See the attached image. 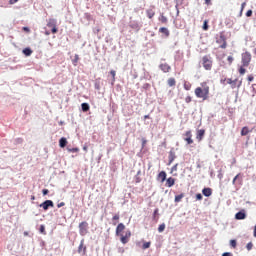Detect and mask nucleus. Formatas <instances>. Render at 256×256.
<instances>
[{
	"mask_svg": "<svg viewBox=\"0 0 256 256\" xmlns=\"http://www.w3.org/2000/svg\"><path fill=\"white\" fill-rule=\"evenodd\" d=\"M116 236H118L123 245H126L129 243L132 233L125 225H117Z\"/></svg>",
	"mask_w": 256,
	"mask_h": 256,
	"instance_id": "obj_1",
	"label": "nucleus"
},
{
	"mask_svg": "<svg viewBox=\"0 0 256 256\" xmlns=\"http://www.w3.org/2000/svg\"><path fill=\"white\" fill-rule=\"evenodd\" d=\"M197 98H201L203 101L209 100L210 87L208 82H201L199 87L194 90Z\"/></svg>",
	"mask_w": 256,
	"mask_h": 256,
	"instance_id": "obj_2",
	"label": "nucleus"
},
{
	"mask_svg": "<svg viewBox=\"0 0 256 256\" xmlns=\"http://www.w3.org/2000/svg\"><path fill=\"white\" fill-rule=\"evenodd\" d=\"M252 60V54L249 53V51H246L245 53H242V65L239 68L240 75H245L246 69L245 67H249Z\"/></svg>",
	"mask_w": 256,
	"mask_h": 256,
	"instance_id": "obj_3",
	"label": "nucleus"
},
{
	"mask_svg": "<svg viewBox=\"0 0 256 256\" xmlns=\"http://www.w3.org/2000/svg\"><path fill=\"white\" fill-rule=\"evenodd\" d=\"M202 66L204 67V69L206 71H211V69L213 67V58H212L211 54H205L202 57Z\"/></svg>",
	"mask_w": 256,
	"mask_h": 256,
	"instance_id": "obj_4",
	"label": "nucleus"
},
{
	"mask_svg": "<svg viewBox=\"0 0 256 256\" xmlns=\"http://www.w3.org/2000/svg\"><path fill=\"white\" fill-rule=\"evenodd\" d=\"M216 44H219L221 49H226L227 48V37L225 36L224 33H220L219 38L216 40Z\"/></svg>",
	"mask_w": 256,
	"mask_h": 256,
	"instance_id": "obj_5",
	"label": "nucleus"
},
{
	"mask_svg": "<svg viewBox=\"0 0 256 256\" xmlns=\"http://www.w3.org/2000/svg\"><path fill=\"white\" fill-rule=\"evenodd\" d=\"M47 27H51L52 28V33L55 35L56 33H58V29H57V20L55 18H50L47 22Z\"/></svg>",
	"mask_w": 256,
	"mask_h": 256,
	"instance_id": "obj_6",
	"label": "nucleus"
},
{
	"mask_svg": "<svg viewBox=\"0 0 256 256\" xmlns=\"http://www.w3.org/2000/svg\"><path fill=\"white\" fill-rule=\"evenodd\" d=\"M40 207L44 209V211H48L50 207H54V203L52 200H46L43 201V203L40 204Z\"/></svg>",
	"mask_w": 256,
	"mask_h": 256,
	"instance_id": "obj_7",
	"label": "nucleus"
},
{
	"mask_svg": "<svg viewBox=\"0 0 256 256\" xmlns=\"http://www.w3.org/2000/svg\"><path fill=\"white\" fill-rule=\"evenodd\" d=\"M78 253L81 255L87 254V246L84 245V239H82L80 242V245L78 247Z\"/></svg>",
	"mask_w": 256,
	"mask_h": 256,
	"instance_id": "obj_8",
	"label": "nucleus"
},
{
	"mask_svg": "<svg viewBox=\"0 0 256 256\" xmlns=\"http://www.w3.org/2000/svg\"><path fill=\"white\" fill-rule=\"evenodd\" d=\"M184 140H185V142H187L189 145H190L191 143H194V140L192 139V133H191V131H186V132L184 133Z\"/></svg>",
	"mask_w": 256,
	"mask_h": 256,
	"instance_id": "obj_9",
	"label": "nucleus"
},
{
	"mask_svg": "<svg viewBox=\"0 0 256 256\" xmlns=\"http://www.w3.org/2000/svg\"><path fill=\"white\" fill-rule=\"evenodd\" d=\"M129 27H131V29H134V31H140L141 29V25L138 22H136V20L130 21Z\"/></svg>",
	"mask_w": 256,
	"mask_h": 256,
	"instance_id": "obj_10",
	"label": "nucleus"
},
{
	"mask_svg": "<svg viewBox=\"0 0 256 256\" xmlns=\"http://www.w3.org/2000/svg\"><path fill=\"white\" fill-rule=\"evenodd\" d=\"M159 68L161 69V71H163V73H170L171 71V65L169 64H160Z\"/></svg>",
	"mask_w": 256,
	"mask_h": 256,
	"instance_id": "obj_11",
	"label": "nucleus"
},
{
	"mask_svg": "<svg viewBox=\"0 0 256 256\" xmlns=\"http://www.w3.org/2000/svg\"><path fill=\"white\" fill-rule=\"evenodd\" d=\"M158 21H159L161 24H164V25H167L168 22H169L167 16H165L164 13H161L160 16H158Z\"/></svg>",
	"mask_w": 256,
	"mask_h": 256,
	"instance_id": "obj_12",
	"label": "nucleus"
},
{
	"mask_svg": "<svg viewBox=\"0 0 256 256\" xmlns=\"http://www.w3.org/2000/svg\"><path fill=\"white\" fill-rule=\"evenodd\" d=\"M235 218L236 220H245L246 214L244 210H240L239 212H237Z\"/></svg>",
	"mask_w": 256,
	"mask_h": 256,
	"instance_id": "obj_13",
	"label": "nucleus"
},
{
	"mask_svg": "<svg viewBox=\"0 0 256 256\" xmlns=\"http://www.w3.org/2000/svg\"><path fill=\"white\" fill-rule=\"evenodd\" d=\"M205 129H199V131H197V140H199V142H201V140H203V136H205Z\"/></svg>",
	"mask_w": 256,
	"mask_h": 256,
	"instance_id": "obj_14",
	"label": "nucleus"
},
{
	"mask_svg": "<svg viewBox=\"0 0 256 256\" xmlns=\"http://www.w3.org/2000/svg\"><path fill=\"white\" fill-rule=\"evenodd\" d=\"M168 159H169L168 165H171V163H173L174 160L176 159V153H175V151H170V152H169Z\"/></svg>",
	"mask_w": 256,
	"mask_h": 256,
	"instance_id": "obj_15",
	"label": "nucleus"
},
{
	"mask_svg": "<svg viewBox=\"0 0 256 256\" xmlns=\"http://www.w3.org/2000/svg\"><path fill=\"white\" fill-rule=\"evenodd\" d=\"M81 109L84 113L90 111V105L87 102L81 103Z\"/></svg>",
	"mask_w": 256,
	"mask_h": 256,
	"instance_id": "obj_16",
	"label": "nucleus"
},
{
	"mask_svg": "<svg viewBox=\"0 0 256 256\" xmlns=\"http://www.w3.org/2000/svg\"><path fill=\"white\" fill-rule=\"evenodd\" d=\"M204 196L209 197L212 196V192L213 190L210 187H207L205 189L202 190Z\"/></svg>",
	"mask_w": 256,
	"mask_h": 256,
	"instance_id": "obj_17",
	"label": "nucleus"
},
{
	"mask_svg": "<svg viewBox=\"0 0 256 256\" xmlns=\"http://www.w3.org/2000/svg\"><path fill=\"white\" fill-rule=\"evenodd\" d=\"M159 33H162L165 36H170V31L169 29H167V27H160L159 29Z\"/></svg>",
	"mask_w": 256,
	"mask_h": 256,
	"instance_id": "obj_18",
	"label": "nucleus"
},
{
	"mask_svg": "<svg viewBox=\"0 0 256 256\" xmlns=\"http://www.w3.org/2000/svg\"><path fill=\"white\" fill-rule=\"evenodd\" d=\"M173 185H175V178H172V177L167 178V180H166V186H167V187H173Z\"/></svg>",
	"mask_w": 256,
	"mask_h": 256,
	"instance_id": "obj_19",
	"label": "nucleus"
},
{
	"mask_svg": "<svg viewBox=\"0 0 256 256\" xmlns=\"http://www.w3.org/2000/svg\"><path fill=\"white\" fill-rule=\"evenodd\" d=\"M146 15L148 16V18H153L155 16L154 7L147 9Z\"/></svg>",
	"mask_w": 256,
	"mask_h": 256,
	"instance_id": "obj_20",
	"label": "nucleus"
},
{
	"mask_svg": "<svg viewBox=\"0 0 256 256\" xmlns=\"http://www.w3.org/2000/svg\"><path fill=\"white\" fill-rule=\"evenodd\" d=\"M183 198H185V193L181 192V194H177L174 198V201H176V203H179Z\"/></svg>",
	"mask_w": 256,
	"mask_h": 256,
	"instance_id": "obj_21",
	"label": "nucleus"
},
{
	"mask_svg": "<svg viewBox=\"0 0 256 256\" xmlns=\"http://www.w3.org/2000/svg\"><path fill=\"white\" fill-rule=\"evenodd\" d=\"M158 178L163 182V181H165L166 180V178H167V174H166V172L165 171H161V172H159V174H158Z\"/></svg>",
	"mask_w": 256,
	"mask_h": 256,
	"instance_id": "obj_22",
	"label": "nucleus"
},
{
	"mask_svg": "<svg viewBox=\"0 0 256 256\" xmlns=\"http://www.w3.org/2000/svg\"><path fill=\"white\" fill-rule=\"evenodd\" d=\"M67 138H60V140H59V146L60 147H62V148H64V147H66V145H67Z\"/></svg>",
	"mask_w": 256,
	"mask_h": 256,
	"instance_id": "obj_23",
	"label": "nucleus"
},
{
	"mask_svg": "<svg viewBox=\"0 0 256 256\" xmlns=\"http://www.w3.org/2000/svg\"><path fill=\"white\" fill-rule=\"evenodd\" d=\"M23 54L26 56H31L33 55V51L32 49H30V47H26L25 49H23Z\"/></svg>",
	"mask_w": 256,
	"mask_h": 256,
	"instance_id": "obj_24",
	"label": "nucleus"
},
{
	"mask_svg": "<svg viewBox=\"0 0 256 256\" xmlns=\"http://www.w3.org/2000/svg\"><path fill=\"white\" fill-rule=\"evenodd\" d=\"M183 87H184V89H185L186 91H191V89H192V83L185 81V82L183 83Z\"/></svg>",
	"mask_w": 256,
	"mask_h": 256,
	"instance_id": "obj_25",
	"label": "nucleus"
},
{
	"mask_svg": "<svg viewBox=\"0 0 256 256\" xmlns=\"http://www.w3.org/2000/svg\"><path fill=\"white\" fill-rule=\"evenodd\" d=\"M167 83L170 87H174L176 85L175 78H168Z\"/></svg>",
	"mask_w": 256,
	"mask_h": 256,
	"instance_id": "obj_26",
	"label": "nucleus"
},
{
	"mask_svg": "<svg viewBox=\"0 0 256 256\" xmlns=\"http://www.w3.org/2000/svg\"><path fill=\"white\" fill-rule=\"evenodd\" d=\"M250 131H249V127H243L242 130H241V135L242 136H247V134H249Z\"/></svg>",
	"mask_w": 256,
	"mask_h": 256,
	"instance_id": "obj_27",
	"label": "nucleus"
},
{
	"mask_svg": "<svg viewBox=\"0 0 256 256\" xmlns=\"http://www.w3.org/2000/svg\"><path fill=\"white\" fill-rule=\"evenodd\" d=\"M178 165H179V163H176L175 165H173V167L171 169V173H175L174 176H177Z\"/></svg>",
	"mask_w": 256,
	"mask_h": 256,
	"instance_id": "obj_28",
	"label": "nucleus"
},
{
	"mask_svg": "<svg viewBox=\"0 0 256 256\" xmlns=\"http://www.w3.org/2000/svg\"><path fill=\"white\" fill-rule=\"evenodd\" d=\"M151 247V241L145 242L142 245L143 250H146L147 248Z\"/></svg>",
	"mask_w": 256,
	"mask_h": 256,
	"instance_id": "obj_29",
	"label": "nucleus"
},
{
	"mask_svg": "<svg viewBox=\"0 0 256 256\" xmlns=\"http://www.w3.org/2000/svg\"><path fill=\"white\" fill-rule=\"evenodd\" d=\"M246 5H247L246 2H243V3L241 4V9H240V14H239V16H243L244 9H245Z\"/></svg>",
	"mask_w": 256,
	"mask_h": 256,
	"instance_id": "obj_30",
	"label": "nucleus"
},
{
	"mask_svg": "<svg viewBox=\"0 0 256 256\" xmlns=\"http://www.w3.org/2000/svg\"><path fill=\"white\" fill-rule=\"evenodd\" d=\"M79 63V54H75L73 59V65H78Z\"/></svg>",
	"mask_w": 256,
	"mask_h": 256,
	"instance_id": "obj_31",
	"label": "nucleus"
},
{
	"mask_svg": "<svg viewBox=\"0 0 256 256\" xmlns=\"http://www.w3.org/2000/svg\"><path fill=\"white\" fill-rule=\"evenodd\" d=\"M230 246L233 247V248H236V247H237V241H236V239H231V240H230Z\"/></svg>",
	"mask_w": 256,
	"mask_h": 256,
	"instance_id": "obj_32",
	"label": "nucleus"
},
{
	"mask_svg": "<svg viewBox=\"0 0 256 256\" xmlns=\"http://www.w3.org/2000/svg\"><path fill=\"white\" fill-rule=\"evenodd\" d=\"M67 150H68L69 153H78L79 152L78 147H74L72 149L68 148Z\"/></svg>",
	"mask_w": 256,
	"mask_h": 256,
	"instance_id": "obj_33",
	"label": "nucleus"
},
{
	"mask_svg": "<svg viewBox=\"0 0 256 256\" xmlns=\"http://www.w3.org/2000/svg\"><path fill=\"white\" fill-rule=\"evenodd\" d=\"M95 89H97V91H100V89H101V85H100L99 80H96V82H95Z\"/></svg>",
	"mask_w": 256,
	"mask_h": 256,
	"instance_id": "obj_34",
	"label": "nucleus"
},
{
	"mask_svg": "<svg viewBox=\"0 0 256 256\" xmlns=\"http://www.w3.org/2000/svg\"><path fill=\"white\" fill-rule=\"evenodd\" d=\"M203 29H204V31H208V29H209L208 20L204 21Z\"/></svg>",
	"mask_w": 256,
	"mask_h": 256,
	"instance_id": "obj_35",
	"label": "nucleus"
},
{
	"mask_svg": "<svg viewBox=\"0 0 256 256\" xmlns=\"http://www.w3.org/2000/svg\"><path fill=\"white\" fill-rule=\"evenodd\" d=\"M139 174H141V171H138L135 177V181L136 183H140L141 182V178H139Z\"/></svg>",
	"mask_w": 256,
	"mask_h": 256,
	"instance_id": "obj_36",
	"label": "nucleus"
},
{
	"mask_svg": "<svg viewBox=\"0 0 256 256\" xmlns=\"http://www.w3.org/2000/svg\"><path fill=\"white\" fill-rule=\"evenodd\" d=\"M227 61H228V64H229V65H232L233 62H234L233 56H228V57H227Z\"/></svg>",
	"mask_w": 256,
	"mask_h": 256,
	"instance_id": "obj_37",
	"label": "nucleus"
},
{
	"mask_svg": "<svg viewBox=\"0 0 256 256\" xmlns=\"http://www.w3.org/2000/svg\"><path fill=\"white\" fill-rule=\"evenodd\" d=\"M110 75L112 76L113 82H115V80H116V71H114V70L110 71Z\"/></svg>",
	"mask_w": 256,
	"mask_h": 256,
	"instance_id": "obj_38",
	"label": "nucleus"
},
{
	"mask_svg": "<svg viewBox=\"0 0 256 256\" xmlns=\"http://www.w3.org/2000/svg\"><path fill=\"white\" fill-rule=\"evenodd\" d=\"M247 79H248V82H249V83L253 82V80H254L253 74H249L248 77H247Z\"/></svg>",
	"mask_w": 256,
	"mask_h": 256,
	"instance_id": "obj_39",
	"label": "nucleus"
},
{
	"mask_svg": "<svg viewBox=\"0 0 256 256\" xmlns=\"http://www.w3.org/2000/svg\"><path fill=\"white\" fill-rule=\"evenodd\" d=\"M39 231H40L42 234H46L45 226H44V225H41Z\"/></svg>",
	"mask_w": 256,
	"mask_h": 256,
	"instance_id": "obj_40",
	"label": "nucleus"
},
{
	"mask_svg": "<svg viewBox=\"0 0 256 256\" xmlns=\"http://www.w3.org/2000/svg\"><path fill=\"white\" fill-rule=\"evenodd\" d=\"M185 102H186V103L192 102V96H186Z\"/></svg>",
	"mask_w": 256,
	"mask_h": 256,
	"instance_id": "obj_41",
	"label": "nucleus"
},
{
	"mask_svg": "<svg viewBox=\"0 0 256 256\" xmlns=\"http://www.w3.org/2000/svg\"><path fill=\"white\" fill-rule=\"evenodd\" d=\"M196 200H203V196L201 193L196 194Z\"/></svg>",
	"mask_w": 256,
	"mask_h": 256,
	"instance_id": "obj_42",
	"label": "nucleus"
},
{
	"mask_svg": "<svg viewBox=\"0 0 256 256\" xmlns=\"http://www.w3.org/2000/svg\"><path fill=\"white\" fill-rule=\"evenodd\" d=\"M158 231L159 232L165 231V225H160L159 228H158Z\"/></svg>",
	"mask_w": 256,
	"mask_h": 256,
	"instance_id": "obj_43",
	"label": "nucleus"
},
{
	"mask_svg": "<svg viewBox=\"0 0 256 256\" xmlns=\"http://www.w3.org/2000/svg\"><path fill=\"white\" fill-rule=\"evenodd\" d=\"M65 205V201H61L60 203H58L57 207L60 209L61 207H64Z\"/></svg>",
	"mask_w": 256,
	"mask_h": 256,
	"instance_id": "obj_44",
	"label": "nucleus"
},
{
	"mask_svg": "<svg viewBox=\"0 0 256 256\" xmlns=\"http://www.w3.org/2000/svg\"><path fill=\"white\" fill-rule=\"evenodd\" d=\"M175 7H176V11H177L176 15L179 16V14H180L179 4H176Z\"/></svg>",
	"mask_w": 256,
	"mask_h": 256,
	"instance_id": "obj_45",
	"label": "nucleus"
},
{
	"mask_svg": "<svg viewBox=\"0 0 256 256\" xmlns=\"http://www.w3.org/2000/svg\"><path fill=\"white\" fill-rule=\"evenodd\" d=\"M119 219H120L119 214H115V215L113 216V220H114V221H118Z\"/></svg>",
	"mask_w": 256,
	"mask_h": 256,
	"instance_id": "obj_46",
	"label": "nucleus"
},
{
	"mask_svg": "<svg viewBox=\"0 0 256 256\" xmlns=\"http://www.w3.org/2000/svg\"><path fill=\"white\" fill-rule=\"evenodd\" d=\"M253 248V243H248L247 244V250H252Z\"/></svg>",
	"mask_w": 256,
	"mask_h": 256,
	"instance_id": "obj_47",
	"label": "nucleus"
},
{
	"mask_svg": "<svg viewBox=\"0 0 256 256\" xmlns=\"http://www.w3.org/2000/svg\"><path fill=\"white\" fill-rule=\"evenodd\" d=\"M253 15V11L252 9H249L246 13V16H252Z\"/></svg>",
	"mask_w": 256,
	"mask_h": 256,
	"instance_id": "obj_48",
	"label": "nucleus"
},
{
	"mask_svg": "<svg viewBox=\"0 0 256 256\" xmlns=\"http://www.w3.org/2000/svg\"><path fill=\"white\" fill-rule=\"evenodd\" d=\"M42 193L44 196H46L47 194H49V189H43Z\"/></svg>",
	"mask_w": 256,
	"mask_h": 256,
	"instance_id": "obj_49",
	"label": "nucleus"
},
{
	"mask_svg": "<svg viewBox=\"0 0 256 256\" xmlns=\"http://www.w3.org/2000/svg\"><path fill=\"white\" fill-rule=\"evenodd\" d=\"M23 31L26 33H30V28L29 27H22Z\"/></svg>",
	"mask_w": 256,
	"mask_h": 256,
	"instance_id": "obj_50",
	"label": "nucleus"
},
{
	"mask_svg": "<svg viewBox=\"0 0 256 256\" xmlns=\"http://www.w3.org/2000/svg\"><path fill=\"white\" fill-rule=\"evenodd\" d=\"M236 82H237V80H234V81H233L231 78H228V79H227V83H236Z\"/></svg>",
	"mask_w": 256,
	"mask_h": 256,
	"instance_id": "obj_51",
	"label": "nucleus"
},
{
	"mask_svg": "<svg viewBox=\"0 0 256 256\" xmlns=\"http://www.w3.org/2000/svg\"><path fill=\"white\" fill-rule=\"evenodd\" d=\"M17 2H19V0H10V4L13 5V4H17Z\"/></svg>",
	"mask_w": 256,
	"mask_h": 256,
	"instance_id": "obj_52",
	"label": "nucleus"
},
{
	"mask_svg": "<svg viewBox=\"0 0 256 256\" xmlns=\"http://www.w3.org/2000/svg\"><path fill=\"white\" fill-rule=\"evenodd\" d=\"M222 256H233V255L231 254V252H224Z\"/></svg>",
	"mask_w": 256,
	"mask_h": 256,
	"instance_id": "obj_53",
	"label": "nucleus"
},
{
	"mask_svg": "<svg viewBox=\"0 0 256 256\" xmlns=\"http://www.w3.org/2000/svg\"><path fill=\"white\" fill-rule=\"evenodd\" d=\"M146 143H147V140H145V138H143L142 139V147H145Z\"/></svg>",
	"mask_w": 256,
	"mask_h": 256,
	"instance_id": "obj_54",
	"label": "nucleus"
},
{
	"mask_svg": "<svg viewBox=\"0 0 256 256\" xmlns=\"http://www.w3.org/2000/svg\"><path fill=\"white\" fill-rule=\"evenodd\" d=\"M237 178H239V174H237V175L234 177V180L232 181V183H233L234 185H235V183H236Z\"/></svg>",
	"mask_w": 256,
	"mask_h": 256,
	"instance_id": "obj_55",
	"label": "nucleus"
},
{
	"mask_svg": "<svg viewBox=\"0 0 256 256\" xmlns=\"http://www.w3.org/2000/svg\"><path fill=\"white\" fill-rule=\"evenodd\" d=\"M205 4L211 5L212 4V0H205Z\"/></svg>",
	"mask_w": 256,
	"mask_h": 256,
	"instance_id": "obj_56",
	"label": "nucleus"
},
{
	"mask_svg": "<svg viewBox=\"0 0 256 256\" xmlns=\"http://www.w3.org/2000/svg\"><path fill=\"white\" fill-rule=\"evenodd\" d=\"M144 118H145V120H147L148 118H150L149 114H145Z\"/></svg>",
	"mask_w": 256,
	"mask_h": 256,
	"instance_id": "obj_57",
	"label": "nucleus"
},
{
	"mask_svg": "<svg viewBox=\"0 0 256 256\" xmlns=\"http://www.w3.org/2000/svg\"><path fill=\"white\" fill-rule=\"evenodd\" d=\"M254 236L256 238V225H255V229H254Z\"/></svg>",
	"mask_w": 256,
	"mask_h": 256,
	"instance_id": "obj_58",
	"label": "nucleus"
},
{
	"mask_svg": "<svg viewBox=\"0 0 256 256\" xmlns=\"http://www.w3.org/2000/svg\"><path fill=\"white\" fill-rule=\"evenodd\" d=\"M45 35H51L50 31H46Z\"/></svg>",
	"mask_w": 256,
	"mask_h": 256,
	"instance_id": "obj_59",
	"label": "nucleus"
},
{
	"mask_svg": "<svg viewBox=\"0 0 256 256\" xmlns=\"http://www.w3.org/2000/svg\"><path fill=\"white\" fill-rule=\"evenodd\" d=\"M84 151H88V147H83Z\"/></svg>",
	"mask_w": 256,
	"mask_h": 256,
	"instance_id": "obj_60",
	"label": "nucleus"
},
{
	"mask_svg": "<svg viewBox=\"0 0 256 256\" xmlns=\"http://www.w3.org/2000/svg\"><path fill=\"white\" fill-rule=\"evenodd\" d=\"M24 235H25V236H28V232H24Z\"/></svg>",
	"mask_w": 256,
	"mask_h": 256,
	"instance_id": "obj_61",
	"label": "nucleus"
},
{
	"mask_svg": "<svg viewBox=\"0 0 256 256\" xmlns=\"http://www.w3.org/2000/svg\"><path fill=\"white\" fill-rule=\"evenodd\" d=\"M254 54L256 55V47H255V49H254Z\"/></svg>",
	"mask_w": 256,
	"mask_h": 256,
	"instance_id": "obj_62",
	"label": "nucleus"
},
{
	"mask_svg": "<svg viewBox=\"0 0 256 256\" xmlns=\"http://www.w3.org/2000/svg\"><path fill=\"white\" fill-rule=\"evenodd\" d=\"M99 31H100V29H99V28H97V33H99Z\"/></svg>",
	"mask_w": 256,
	"mask_h": 256,
	"instance_id": "obj_63",
	"label": "nucleus"
},
{
	"mask_svg": "<svg viewBox=\"0 0 256 256\" xmlns=\"http://www.w3.org/2000/svg\"><path fill=\"white\" fill-rule=\"evenodd\" d=\"M255 145H256V141H255Z\"/></svg>",
	"mask_w": 256,
	"mask_h": 256,
	"instance_id": "obj_64",
	"label": "nucleus"
}]
</instances>
